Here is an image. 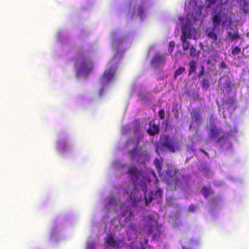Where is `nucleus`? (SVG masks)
I'll return each mask as SVG.
<instances>
[{"instance_id": "f257e3e1", "label": "nucleus", "mask_w": 249, "mask_h": 249, "mask_svg": "<svg viewBox=\"0 0 249 249\" xmlns=\"http://www.w3.org/2000/svg\"><path fill=\"white\" fill-rule=\"evenodd\" d=\"M79 65L77 73L90 71L92 67L91 57L87 51H79L76 58L75 66Z\"/></svg>"}, {"instance_id": "f03ea898", "label": "nucleus", "mask_w": 249, "mask_h": 249, "mask_svg": "<svg viewBox=\"0 0 249 249\" xmlns=\"http://www.w3.org/2000/svg\"><path fill=\"white\" fill-rule=\"evenodd\" d=\"M160 140V144L170 152L175 153L179 149L178 143L174 138L165 135L161 136Z\"/></svg>"}, {"instance_id": "7ed1b4c3", "label": "nucleus", "mask_w": 249, "mask_h": 249, "mask_svg": "<svg viewBox=\"0 0 249 249\" xmlns=\"http://www.w3.org/2000/svg\"><path fill=\"white\" fill-rule=\"evenodd\" d=\"M209 135L211 140L215 141L216 143H220L224 140L228 139L229 133H225L220 128L213 126L210 128Z\"/></svg>"}, {"instance_id": "20e7f679", "label": "nucleus", "mask_w": 249, "mask_h": 249, "mask_svg": "<svg viewBox=\"0 0 249 249\" xmlns=\"http://www.w3.org/2000/svg\"><path fill=\"white\" fill-rule=\"evenodd\" d=\"M131 156L132 160H135L137 163L144 161V159L148 157V154L146 151H144L140 152L138 149V143L131 150L128 151Z\"/></svg>"}, {"instance_id": "39448f33", "label": "nucleus", "mask_w": 249, "mask_h": 249, "mask_svg": "<svg viewBox=\"0 0 249 249\" xmlns=\"http://www.w3.org/2000/svg\"><path fill=\"white\" fill-rule=\"evenodd\" d=\"M116 71V68L112 66L106 70L100 79L101 84H108L112 81L115 77Z\"/></svg>"}, {"instance_id": "423d86ee", "label": "nucleus", "mask_w": 249, "mask_h": 249, "mask_svg": "<svg viewBox=\"0 0 249 249\" xmlns=\"http://www.w3.org/2000/svg\"><path fill=\"white\" fill-rule=\"evenodd\" d=\"M175 188H184L189 186V180L185 175H178L173 178Z\"/></svg>"}, {"instance_id": "0eeeda50", "label": "nucleus", "mask_w": 249, "mask_h": 249, "mask_svg": "<svg viewBox=\"0 0 249 249\" xmlns=\"http://www.w3.org/2000/svg\"><path fill=\"white\" fill-rule=\"evenodd\" d=\"M165 56L159 53L155 54L150 62L151 65L154 67H157L163 64L165 62Z\"/></svg>"}, {"instance_id": "6e6552de", "label": "nucleus", "mask_w": 249, "mask_h": 249, "mask_svg": "<svg viewBox=\"0 0 249 249\" xmlns=\"http://www.w3.org/2000/svg\"><path fill=\"white\" fill-rule=\"evenodd\" d=\"M127 173H129L131 180L133 181L135 186H136V182L139 179L140 174V171H139L136 166L131 165L129 166Z\"/></svg>"}, {"instance_id": "1a4fd4ad", "label": "nucleus", "mask_w": 249, "mask_h": 249, "mask_svg": "<svg viewBox=\"0 0 249 249\" xmlns=\"http://www.w3.org/2000/svg\"><path fill=\"white\" fill-rule=\"evenodd\" d=\"M192 122H195L196 126H199L202 122V118L201 117L200 111L199 110L193 109L191 112Z\"/></svg>"}, {"instance_id": "9d476101", "label": "nucleus", "mask_w": 249, "mask_h": 249, "mask_svg": "<svg viewBox=\"0 0 249 249\" xmlns=\"http://www.w3.org/2000/svg\"><path fill=\"white\" fill-rule=\"evenodd\" d=\"M189 33H187L186 30H183L182 35L181 36V40L182 43V48L184 51H187L190 49V43L187 40V38L189 37Z\"/></svg>"}, {"instance_id": "9b49d317", "label": "nucleus", "mask_w": 249, "mask_h": 249, "mask_svg": "<svg viewBox=\"0 0 249 249\" xmlns=\"http://www.w3.org/2000/svg\"><path fill=\"white\" fill-rule=\"evenodd\" d=\"M160 131L159 127L155 124L154 122L150 121L149 122V127L147 129V132L151 136H154L158 134Z\"/></svg>"}, {"instance_id": "f8f14e48", "label": "nucleus", "mask_w": 249, "mask_h": 249, "mask_svg": "<svg viewBox=\"0 0 249 249\" xmlns=\"http://www.w3.org/2000/svg\"><path fill=\"white\" fill-rule=\"evenodd\" d=\"M105 244L107 247H115L119 246V243L114 239L112 234L106 238Z\"/></svg>"}, {"instance_id": "ddd939ff", "label": "nucleus", "mask_w": 249, "mask_h": 249, "mask_svg": "<svg viewBox=\"0 0 249 249\" xmlns=\"http://www.w3.org/2000/svg\"><path fill=\"white\" fill-rule=\"evenodd\" d=\"M212 21L213 23V27L214 29H216L220 24L221 21V18L220 13H217L215 14H214L212 16Z\"/></svg>"}, {"instance_id": "4468645a", "label": "nucleus", "mask_w": 249, "mask_h": 249, "mask_svg": "<svg viewBox=\"0 0 249 249\" xmlns=\"http://www.w3.org/2000/svg\"><path fill=\"white\" fill-rule=\"evenodd\" d=\"M201 192L204 197L207 198L209 196L213 194L214 192L210 187L203 186L201 189Z\"/></svg>"}, {"instance_id": "2eb2a0df", "label": "nucleus", "mask_w": 249, "mask_h": 249, "mask_svg": "<svg viewBox=\"0 0 249 249\" xmlns=\"http://www.w3.org/2000/svg\"><path fill=\"white\" fill-rule=\"evenodd\" d=\"M240 38V36L238 32H235L233 33L228 32L226 36V39L227 40H233L234 39H237Z\"/></svg>"}, {"instance_id": "dca6fc26", "label": "nucleus", "mask_w": 249, "mask_h": 249, "mask_svg": "<svg viewBox=\"0 0 249 249\" xmlns=\"http://www.w3.org/2000/svg\"><path fill=\"white\" fill-rule=\"evenodd\" d=\"M240 9L242 10L244 13H249V7L248 3L245 0H243L241 2Z\"/></svg>"}, {"instance_id": "f3484780", "label": "nucleus", "mask_w": 249, "mask_h": 249, "mask_svg": "<svg viewBox=\"0 0 249 249\" xmlns=\"http://www.w3.org/2000/svg\"><path fill=\"white\" fill-rule=\"evenodd\" d=\"M145 232L147 236H149L154 231L155 227L154 225L147 223L144 226Z\"/></svg>"}, {"instance_id": "a211bd4d", "label": "nucleus", "mask_w": 249, "mask_h": 249, "mask_svg": "<svg viewBox=\"0 0 249 249\" xmlns=\"http://www.w3.org/2000/svg\"><path fill=\"white\" fill-rule=\"evenodd\" d=\"M216 29H212L208 33V37L211 38L213 42H216L217 40V36L215 33Z\"/></svg>"}, {"instance_id": "6ab92c4d", "label": "nucleus", "mask_w": 249, "mask_h": 249, "mask_svg": "<svg viewBox=\"0 0 249 249\" xmlns=\"http://www.w3.org/2000/svg\"><path fill=\"white\" fill-rule=\"evenodd\" d=\"M196 63L194 60H191L190 61L189 64V75H190L192 73L195 72L196 71Z\"/></svg>"}, {"instance_id": "aec40b11", "label": "nucleus", "mask_w": 249, "mask_h": 249, "mask_svg": "<svg viewBox=\"0 0 249 249\" xmlns=\"http://www.w3.org/2000/svg\"><path fill=\"white\" fill-rule=\"evenodd\" d=\"M117 205V201L114 196H110L108 203L106 205L107 208L110 207L111 206H115Z\"/></svg>"}, {"instance_id": "412c9836", "label": "nucleus", "mask_w": 249, "mask_h": 249, "mask_svg": "<svg viewBox=\"0 0 249 249\" xmlns=\"http://www.w3.org/2000/svg\"><path fill=\"white\" fill-rule=\"evenodd\" d=\"M141 200V198H135L134 197V193L132 192L130 195L129 196V201H132V205H136V203H138L140 202Z\"/></svg>"}, {"instance_id": "4be33fe9", "label": "nucleus", "mask_w": 249, "mask_h": 249, "mask_svg": "<svg viewBox=\"0 0 249 249\" xmlns=\"http://www.w3.org/2000/svg\"><path fill=\"white\" fill-rule=\"evenodd\" d=\"M154 164L158 170V172L159 173H160L161 170V164H162V161H161L160 160H159L158 158H156L154 160Z\"/></svg>"}, {"instance_id": "5701e85b", "label": "nucleus", "mask_w": 249, "mask_h": 249, "mask_svg": "<svg viewBox=\"0 0 249 249\" xmlns=\"http://www.w3.org/2000/svg\"><path fill=\"white\" fill-rule=\"evenodd\" d=\"M185 71V68L183 67H180L176 70L174 74V78H176L177 76L180 75Z\"/></svg>"}, {"instance_id": "b1692460", "label": "nucleus", "mask_w": 249, "mask_h": 249, "mask_svg": "<svg viewBox=\"0 0 249 249\" xmlns=\"http://www.w3.org/2000/svg\"><path fill=\"white\" fill-rule=\"evenodd\" d=\"M57 148L59 150L64 151L66 147V144L62 141H59L57 143Z\"/></svg>"}, {"instance_id": "393cba45", "label": "nucleus", "mask_w": 249, "mask_h": 249, "mask_svg": "<svg viewBox=\"0 0 249 249\" xmlns=\"http://www.w3.org/2000/svg\"><path fill=\"white\" fill-rule=\"evenodd\" d=\"M134 126L133 131L134 133L138 132L140 129V122L138 120H135L134 121Z\"/></svg>"}, {"instance_id": "a878e982", "label": "nucleus", "mask_w": 249, "mask_h": 249, "mask_svg": "<svg viewBox=\"0 0 249 249\" xmlns=\"http://www.w3.org/2000/svg\"><path fill=\"white\" fill-rule=\"evenodd\" d=\"M210 86L209 80L207 78H204L201 81V87L203 89H208Z\"/></svg>"}, {"instance_id": "bb28decb", "label": "nucleus", "mask_w": 249, "mask_h": 249, "mask_svg": "<svg viewBox=\"0 0 249 249\" xmlns=\"http://www.w3.org/2000/svg\"><path fill=\"white\" fill-rule=\"evenodd\" d=\"M207 2L206 7L207 8H211L212 6L214 4L219 0H206Z\"/></svg>"}, {"instance_id": "cd10ccee", "label": "nucleus", "mask_w": 249, "mask_h": 249, "mask_svg": "<svg viewBox=\"0 0 249 249\" xmlns=\"http://www.w3.org/2000/svg\"><path fill=\"white\" fill-rule=\"evenodd\" d=\"M153 193L151 192L150 194H149V196H148L149 199H148V198L146 197V195H145L144 197H145V203L146 205H147L149 203L151 202V201L153 199Z\"/></svg>"}, {"instance_id": "c85d7f7f", "label": "nucleus", "mask_w": 249, "mask_h": 249, "mask_svg": "<svg viewBox=\"0 0 249 249\" xmlns=\"http://www.w3.org/2000/svg\"><path fill=\"white\" fill-rule=\"evenodd\" d=\"M241 52V49L240 48L238 47V46H236L232 50V51H231V53L235 55H237L238 54V53H239Z\"/></svg>"}, {"instance_id": "c756f323", "label": "nucleus", "mask_w": 249, "mask_h": 249, "mask_svg": "<svg viewBox=\"0 0 249 249\" xmlns=\"http://www.w3.org/2000/svg\"><path fill=\"white\" fill-rule=\"evenodd\" d=\"M235 101L233 98L230 97L225 101V104L228 105H232L234 104Z\"/></svg>"}, {"instance_id": "7c9ffc66", "label": "nucleus", "mask_w": 249, "mask_h": 249, "mask_svg": "<svg viewBox=\"0 0 249 249\" xmlns=\"http://www.w3.org/2000/svg\"><path fill=\"white\" fill-rule=\"evenodd\" d=\"M196 55V49L194 46L190 48V55L191 56H195Z\"/></svg>"}, {"instance_id": "2f4dec72", "label": "nucleus", "mask_w": 249, "mask_h": 249, "mask_svg": "<svg viewBox=\"0 0 249 249\" xmlns=\"http://www.w3.org/2000/svg\"><path fill=\"white\" fill-rule=\"evenodd\" d=\"M159 116L160 119L163 120L165 118V112L163 109H161L159 111Z\"/></svg>"}, {"instance_id": "473e14b6", "label": "nucleus", "mask_w": 249, "mask_h": 249, "mask_svg": "<svg viewBox=\"0 0 249 249\" xmlns=\"http://www.w3.org/2000/svg\"><path fill=\"white\" fill-rule=\"evenodd\" d=\"M162 190L160 189H158L155 193V196H157L160 198L162 196Z\"/></svg>"}, {"instance_id": "72a5a7b5", "label": "nucleus", "mask_w": 249, "mask_h": 249, "mask_svg": "<svg viewBox=\"0 0 249 249\" xmlns=\"http://www.w3.org/2000/svg\"><path fill=\"white\" fill-rule=\"evenodd\" d=\"M196 209V206L194 204H191L188 210L191 212H194Z\"/></svg>"}, {"instance_id": "f704fd0d", "label": "nucleus", "mask_w": 249, "mask_h": 249, "mask_svg": "<svg viewBox=\"0 0 249 249\" xmlns=\"http://www.w3.org/2000/svg\"><path fill=\"white\" fill-rule=\"evenodd\" d=\"M175 46V42L174 41H171L169 42V49H171V51H172Z\"/></svg>"}, {"instance_id": "c9c22d12", "label": "nucleus", "mask_w": 249, "mask_h": 249, "mask_svg": "<svg viewBox=\"0 0 249 249\" xmlns=\"http://www.w3.org/2000/svg\"><path fill=\"white\" fill-rule=\"evenodd\" d=\"M204 72H205V71H204V67L203 66H202L201 67V70L199 71L198 74V77H200L202 75H204Z\"/></svg>"}, {"instance_id": "e433bc0d", "label": "nucleus", "mask_w": 249, "mask_h": 249, "mask_svg": "<svg viewBox=\"0 0 249 249\" xmlns=\"http://www.w3.org/2000/svg\"><path fill=\"white\" fill-rule=\"evenodd\" d=\"M141 187H142V190L144 192V193H145L146 191H147V186H146V184L145 183H143L142 184Z\"/></svg>"}, {"instance_id": "4c0bfd02", "label": "nucleus", "mask_w": 249, "mask_h": 249, "mask_svg": "<svg viewBox=\"0 0 249 249\" xmlns=\"http://www.w3.org/2000/svg\"><path fill=\"white\" fill-rule=\"evenodd\" d=\"M143 8L142 7H139V15L140 17H141L142 18V15H143Z\"/></svg>"}, {"instance_id": "58836bf2", "label": "nucleus", "mask_w": 249, "mask_h": 249, "mask_svg": "<svg viewBox=\"0 0 249 249\" xmlns=\"http://www.w3.org/2000/svg\"><path fill=\"white\" fill-rule=\"evenodd\" d=\"M220 68L221 69H224L226 68V65L224 62H222L220 64Z\"/></svg>"}, {"instance_id": "ea45409f", "label": "nucleus", "mask_w": 249, "mask_h": 249, "mask_svg": "<svg viewBox=\"0 0 249 249\" xmlns=\"http://www.w3.org/2000/svg\"><path fill=\"white\" fill-rule=\"evenodd\" d=\"M200 151L202 152V153H203L206 156H207L208 157H209V154L208 153V152H207L206 151H205L204 149H201L200 150Z\"/></svg>"}, {"instance_id": "a19ab883", "label": "nucleus", "mask_w": 249, "mask_h": 249, "mask_svg": "<svg viewBox=\"0 0 249 249\" xmlns=\"http://www.w3.org/2000/svg\"><path fill=\"white\" fill-rule=\"evenodd\" d=\"M132 141H134V140L133 139H130V140L127 141V142H126V145L127 146H129V143L130 142H131Z\"/></svg>"}, {"instance_id": "79ce46f5", "label": "nucleus", "mask_w": 249, "mask_h": 249, "mask_svg": "<svg viewBox=\"0 0 249 249\" xmlns=\"http://www.w3.org/2000/svg\"><path fill=\"white\" fill-rule=\"evenodd\" d=\"M159 146L158 145H156V152H157V153L158 154V155H160V153H159Z\"/></svg>"}, {"instance_id": "37998d69", "label": "nucleus", "mask_w": 249, "mask_h": 249, "mask_svg": "<svg viewBox=\"0 0 249 249\" xmlns=\"http://www.w3.org/2000/svg\"><path fill=\"white\" fill-rule=\"evenodd\" d=\"M103 91H104V89H103V88H102V89H101L100 90V91H99V94H100V95H102V93L103 92Z\"/></svg>"}, {"instance_id": "c03bdc74", "label": "nucleus", "mask_w": 249, "mask_h": 249, "mask_svg": "<svg viewBox=\"0 0 249 249\" xmlns=\"http://www.w3.org/2000/svg\"><path fill=\"white\" fill-rule=\"evenodd\" d=\"M129 215L130 216H132L133 215V213L131 210L129 211Z\"/></svg>"}, {"instance_id": "a18cd8bd", "label": "nucleus", "mask_w": 249, "mask_h": 249, "mask_svg": "<svg viewBox=\"0 0 249 249\" xmlns=\"http://www.w3.org/2000/svg\"><path fill=\"white\" fill-rule=\"evenodd\" d=\"M192 127H193V124H191L190 126H189V129H192Z\"/></svg>"}, {"instance_id": "49530a36", "label": "nucleus", "mask_w": 249, "mask_h": 249, "mask_svg": "<svg viewBox=\"0 0 249 249\" xmlns=\"http://www.w3.org/2000/svg\"><path fill=\"white\" fill-rule=\"evenodd\" d=\"M201 12H199V13H198V12H196V15H198L199 16H201Z\"/></svg>"}, {"instance_id": "de8ad7c7", "label": "nucleus", "mask_w": 249, "mask_h": 249, "mask_svg": "<svg viewBox=\"0 0 249 249\" xmlns=\"http://www.w3.org/2000/svg\"><path fill=\"white\" fill-rule=\"evenodd\" d=\"M156 236H157V235H156V234H154L153 235V238H155L156 237Z\"/></svg>"}, {"instance_id": "09e8293b", "label": "nucleus", "mask_w": 249, "mask_h": 249, "mask_svg": "<svg viewBox=\"0 0 249 249\" xmlns=\"http://www.w3.org/2000/svg\"><path fill=\"white\" fill-rule=\"evenodd\" d=\"M199 20V19L196 18H194V20H195V21H196V20Z\"/></svg>"}, {"instance_id": "8fccbe9b", "label": "nucleus", "mask_w": 249, "mask_h": 249, "mask_svg": "<svg viewBox=\"0 0 249 249\" xmlns=\"http://www.w3.org/2000/svg\"><path fill=\"white\" fill-rule=\"evenodd\" d=\"M124 194H128V192H127L126 190L124 191Z\"/></svg>"}, {"instance_id": "3c124183", "label": "nucleus", "mask_w": 249, "mask_h": 249, "mask_svg": "<svg viewBox=\"0 0 249 249\" xmlns=\"http://www.w3.org/2000/svg\"><path fill=\"white\" fill-rule=\"evenodd\" d=\"M247 36H249V33H248L247 34Z\"/></svg>"}, {"instance_id": "603ef678", "label": "nucleus", "mask_w": 249, "mask_h": 249, "mask_svg": "<svg viewBox=\"0 0 249 249\" xmlns=\"http://www.w3.org/2000/svg\"><path fill=\"white\" fill-rule=\"evenodd\" d=\"M160 236V233H159V234L157 235V236Z\"/></svg>"}]
</instances>
